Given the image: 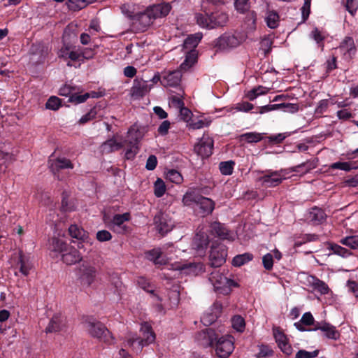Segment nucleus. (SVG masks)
Listing matches in <instances>:
<instances>
[{
  "mask_svg": "<svg viewBox=\"0 0 358 358\" xmlns=\"http://www.w3.org/2000/svg\"><path fill=\"white\" fill-rule=\"evenodd\" d=\"M140 331L142 336H143V338L134 335L126 340L127 346L131 348L132 350L137 353H141L143 348L154 343L155 341V334L152 330L151 325L148 322H144L141 324Z\"/></svg>",
  "mask_w": 358,
  "mask_h": 358,
  "instance_id": "nucleus-1",
  "label": "nucleus"
},
{
  "mask_svg": "<svg viewBox=\"0 0 358 358\" xmlns=\"http://www.w3.org/2000/svg\"><path fill=\"white\" fill-rule=\"evenodd\" d=\"M169 3L163 2L148 7L139 17V20L144 27L152 24L157 18L166 17L171 10Z\"/></svg>",
  "mask_w": 358,
  "mask_h": 358,
  "instance_id": "nucleus-2",
  "label": "nucleus"
},
{
  "mask_svg": "<svg viewBox=\"0 0 358 358\" xmlns=\"http://www.w3.org/2000/svg\"><path fill=\"white\" fill-rule=\"evenodd\" d=\"M209 281L213 285L214 291L222 295L229 294L231 287H238L236 281L224 276L220 270H213L210 273Z\"/></svg>",
  "mask_w": 358,
  "mask_h": 358,
  "instance_id": "nucleus-3",
  "label": "nucleus"
},
{
  "mask_svg": "<svg viewBox=\"0 0 358 358\" xmlns=\"http://www.w3.org/2000/svg\"><path fill=\"white\" fill-rule=\"evenodd\" d=\"M86 324H87L90 335L108 345L114 343V337L103 324L99 322L89 321L86 322Z\"/></svg>",
  "mask_w": 358,
  "mask_h": 358,
  "instance_id": "nucleus-4",
  "label": "nucleus"
},
{
  "mask_svg": "<svg viewBox=\"0 0 358 358\" xmlns=\"http://www.w3.org/2000/svg\"><path fill=\"white\" fill-rule=\"evenodd\" d=\"M262 176L257 178V181L262 183V186L266 188L275 187L281 184L285 179V175L282 174V170L273 171L266 169L262 171Z\"/></svg>",
  "mask_w": 358,
  "mask_h": 358,
  "instance_id": "nucleus-5",
  "label": "nucleus"
},
{
  "mask_svg": "<svg viewBox=\"0 0 358 358\" xmlns=\"http://www.w3.org/2000/svg\"><path fill=\"white\" fill-rule=\"evenodd\" d=\"M234 337L230 335L221 336L220 339L214 343L217 356L220 358H227L234 351Z\"/></svg>",
  "mask_w": 358,
  "mask_h": 358,
  "instance_id": "nucleus-6",
  "label": "nucleus"
},
{
  "mask_svg": "<svg viewBox=\"0 0 358 358\" xmlns=\"http://www.w3.org/2000/svg\"><path fill=\"white\" fill-rule=\"evenodd\" d=\"M242 41L240 36L225 33L215 40V46L220 50L227 51L238 47Z\"/></svg>",
  "mask_w": 358,
  "mask_h": 358,
  "instance_id": "nucleus-7",
  "label": "nucleus"
},
{
  "mask_svg": "<svg viewBox=\"0 0 358 358\" xmlns=\"http://www.w3.org/2000/svg\"><path fill=\"white\" fill-rule=\"evenodd\" d=\"M96 272V270L94 266L85 261L83 262L78 271L80 284L83 286L90 287L95 280Z\"/></svg>",
  "mask_w": 358,
  "mask_h": 358,
  "instance_id": "nucleus-8",
  "label": "nucleus"
},
{
  "mask_svg": "<svg viewBox=\"0 0 358 358\" xmlns=\"http://www.w3.org/2000/svg\"><path fill=\"white\" fill-rule=\"evenodd\" d=\"M49 169L55 178L59 181H62L63 177L60 176V171L73 169V164L69 159H66L65 157H58L55 159H49Z\"/></svg>",
  "mask_w": 358,
  "mask_h": 358,
  "instance_id": "nucleus-9",
  "label": "nucleus"
},
{
  "mask_svg": "<svg viewBox=\"0 0 358 358\" xmlns=\"http://www.w3.org/2000/svg\"><path fill=\"white\" fill-rule=\"evenodd\" d=\"M227 252L223 245L210 247L209 255V265L214 268H219L226 262Z\"/></svg>",
  "mask_w": 358,
  "mask_h": 358,
  "instance_id": "nucleus-10",
  "label": "nucleus"
},
{
  "mask_svg": "<svg viewBox=\"0 0 358 358\" xmlns=\"http://www.w3.org/2000/svg\"><path fill=\"white\" fill-rule=\"evenodd\" d=\"M221 336L213 328H206L197 333L196 341L203 348L213 347Z\"/></svg>",
  "mask_w": 358,
  "mask_h": 358,
  "instance_id": "nucleus-11",
  "label": "nucleus"
},
{
  "mask_svg": "<svg viewBox=\"0 0 358 358\" xmlns=\"http://www.w3.org/2000/svg\"><path fill=\"white\" fill-rule=\"evenodd\" d=\"M336 50L341 55L343 59L346 62L350 61L357 52L354 39L350 36L345 37L336 48Z\"/></svg>",
  "mask_w": 358,
  "mask_h": 358,
  "instance_id": "nucleus-12",
  "label": "nucleus"
},
{
  "mask_svg": "<svg viewBox=\"0 0 358 358\" xmlns=\"http://www.w3.org/2000/svg\"><path fill=\"white\" fill-rule=\"evenodd\" d=\"M311 330L320 331L322 332V336L329 340L337 341L341 338V332L335 326L326 321L317 322L315 324V327L311 328Z\"/></svg>",
  "mask_w": 358,
  "mask_h": 358,
  "instance_id": "nucleus-13",
  "label": "nucleus"
},
{
  "mask_svg": "<svg viewBox=\"0 0 358 358\" xmlns=\"http://www.w3.org/2000/svg\"><path fill=\"white\" fill-rule=\"evenodd\" d=\"M131 219V215L129 213L123 214H115L112 217L108 226L113 229L115 232L118 234H126L129 231V227L124 224L125 222Z\"/></svg>",
  "mask_w": 358,
  "mask_h": 358,
  "instance_id": "nucleus-14",
  "label": "nucleus"
},
{
  "mask_svg": "<svg viewBox=\"0 0 358 358\" xmlns=\"http://www.w3.org/2000/svg\"><path fill=\"white\" fill-rule=\"evenodd\" d=\"M154 224L159 234L164 235L171 230L173 223L167 214L158 212L154 217Z\"/></svg>",
  "mask_w": 358,
  "mask_h": 358,
  "instance_id": "nucleus-15",
  "label": "nucleus"
},
{
  "mask_svg": "<svg viewBox=\"0 0 358 358\" xmlns=\"http://www.w3.org/2000/svg\"><path fill=\"white\" fill-rule=\"evenodd\" d=\"M214 141L212 138L203 136L199 143L194 145V150L202 158H208L213 155Z\"/></svg>",
  "mask_w": 358,
  "mask_h": 358,
  "instance_id": "nucleus-16",
  "label": "nucleus"
},
{
  "mask_svg": "<svg viewBox=\"0 0 358 358\" xmlns=\"http://www.w3.org/2000/svg\"><path fill=\"white\" fill-rule=\"evenodd\" d=\"M33 268V264L29 257L24 255L22 252H19L18 259H17L14 269H15V275L18 273H22V276H29V272Z\"/></svg>",
  "mask_w": 358,
  "mask_h": 358,
  "instance_id": "nucleus-17",
  "label": "nucleus"
},
{
  "mask_svg": "<svg viewBox=\"0 0 358 358\" xmlns=\"http://www.w3.org/2000/svg\"><path fill=\"white\" fill-rule=\"evenodd\" d=\"M182 69L164 71L162 76L161 84L164 87H176L180 83Z\"/></svg>",
  "mask_w": 358,
  "mask_h": 358,
  "instance_id": "nucleus-18",
  "label": "nucleus"
},
{
  "mask_svg": "<svg viewBox=\"0 0 358 358\" xmlns=\"http://www.w3.org/2000/svg\"><path fill=\"white\" fill-rule=\"evenodd\" d=\"M210 232L213 236L220 240H227L229 241L234 240L233 235L229 230L227 229L224 224L219 222H214L210 224Z\"/></svg>",
  "mask_w": 358,
  "mask_h": 358,
  "instance_id": "nucleus-19",
  "label": "nucleus"
},
{
  "mask_svg": "<svg viewBox=\"0 0 358 358\" xmlns=\"http://www.w3.org/2000/svg\"><path fill=\"white\" fill-rule=\"evenodd\" d=\"M327 215L324 210L314 206L309 209V211L306 216V219H307L309 223H311L313 225H318L322 224L325 222Z\"/></svg>",
  "mask_w": 358,
  "mask_h": 358,
  "instance_id": "nucleus-20",
  "label": "nucleus"
},
{
  "mask_svg": "<svg viewBox=\"0 0 358 358\" xmlns=\"http://www.w3.org/2000/svg\"><path fill=\"white\" fill-rule=\"evenodd\" d=\"M209 245V236L204 231H198L194 235L192 247L197 251L203 252Z\"/></svg>",
  "mask_w": 358,
  "mask_h": 358,
  "instance_id": "nucleus-21",
  "label": "nucleus"
},
{
  "mask_svg": "<svg viewBox=\"0 0 358 358\" xmlns=\"http://www.w3.org/2000/svg\"><path fill=\"white\" fill-rule=\"evenodd\" d=\"M174 269L186 274L196 275L203 269V264L201 263H180L175 266Z\"/></svg>",
  "mask_w": 358,
  "mask_h": 358,
  "instance_id": "nucleus-22",
  "label": "nucleus"
},
{
  "mask_svg": "<svg viewBox=\"0 0 358 358\" xmlns=\"http://www.w3.org/2000/svg\"><path fill=\"white\" fill-rule=\"evenodd\" d=\"M228 21V15L224 12L216 11L210 14L209 29L222 27Z\"/></svg>",
  "mask_w": 358,
  "mask_h": 358,
  "instance_id": "nucleus-23",
  "label": "nucleus"
},
{
  "mask_svg": "<svg viewBox=\"0 0 358 358\" xmlns=\"http://www.w3.org/2000/svg\"><path fill=\"white\" fill-rule=\"evenodd\" d=\"M62 253V262L66 265H72L82 261V255L78 250L74 248H69L66 252Z\"/></svg>",
  "mask_w": 358,
  "mask_h": 358,
  "instance_id": "nucleus-24",
  "label": "nucleus"
},
{
  "mask_svg": "<svg viewBox=\"0 0 358 358\" xmlns=\"http://www.w3.org/2000/svg\"><path fill=\"white\" fill-rule=\"evenodd\" d=\"M147 259L153 262L155 266H163L166 264V259L162 257V252L159 248H154L145 252Z\"/></svg>",
  "mask_w": 358,
  "mask_h": 358,
  "instance_id": "nucleus-25",
  "label": "nucleus"
},
{
  "mask_svg": "<svg viewBox=\"0 0 358 358\" xmlns=\"http://www.w3.org/2000/svg\"><path fill=\"white\" fill-rule=\"evenodd\" d=\"M64 326V319L61 315L56 314L53 315L49 322L48 326L45 329L46 333H56L62 330Z\"/></svg>",
  "mask_w": 358,
  "mask_h": 358,
  "instance_id": "nucleus-26",
  "label": "nucleus"
},
{
  "mask_svg": "<svg viewBox=\"0 0 358 358\" xmlns=\"http://www.w3.org/2000/svg\"><path fill=\"white\" fill-rule=\"evenodd\" d=\"M143 138L141 132L134 128L129 129L127 136L124 141V145H138Z\"/></svg>",
  "mask_w": 358,
  "mask_h": 358,
  "instance_id": "nucleus-27",
  "label": "nucleus"
},
{
  "mask_svg": "<svg viewBox=\"0 0 358 358\" xmlns=\"http://www.w3.org/2000/svg\"><path fill=\"white\" fill-rule=\"evenodd\" d=\"M203 198V196L195 192L194 190L189 189L183 196L182 203L184 206H193Z\"/></svg>",
  "mask_w": 358,
  "mask_h": 358,
  "instance_id": "nucleus-28",
  "label": "nucleus"
},
{
  "mask_svg": "<svg viewBox=\"0 0 358 358\" xmlns=\"http://www.w3.org/2000/svg\"><path fill=\"white\" fill-rule=\"evenodd\" d=\"M199 206L200 209V215L202 217L210 215L214 209L215 203L213 200L204 197L201 200L199 203L196 204Z\"/></svg>",
  "mask_w": 358,
  "mask_h": 358,
  "instance_id": "nucleus-29",
  "label": "nucleus"
},
{
  "mask_svg": "<svg viewBox=\"0 0 358 358\" xmlns=\"http://www.w3.org/2000/svg\"><path fill=\"white\" fill-rule=\"evenodd\" d=\"M69 235L73 238L82 241L88 238V232L76 224H73L69 227Z\"/></svg>",
  "mask_w": 358,
  "mask_h": 358,
  "instance_id": "nucleus-30",
  "label": "nucleus"
},
{
  "mask_svg": "<svg viewBox=\"0 0 358 358\" xmlns=\"http://www.w3.org/2000/svg\"><path fill=\"white\" fill-rule=\"evenodd\" d=\"M49 245L50 250L59 253L65 252L69 250V248H73L72 247L67 245L65 241L56 237H53L50 239Z\"/></svg>",
  "mask_w": 358,
  "mask_h": 358,
  "instance_id": "nucleus-31",
  "label": "nucleus"
},
{
  "mask_svg": "<svg viewBox=\"0 0 358 358\" xmlns=\"http://www.w3.org/2000/svg\"><path fill=\"white\" fill-rule=\"evenodd\" d=\"M146 88L142 84L141 80L137 79L134 80V86L131 87L130 90V95L133 99H141L145 93Z\"/></svg>",
  "mask_w": 358,
  "mask_h": 358,
  "instance_id": "nucleus-32",
  "label": "nucleus"
},
{
  "mask_svg": "<svg viewBox=\"0 0 358 358\" xmlns=\"http://www.w3.org/2000/svg\"><path fill=\"white\" fill-rule=\"evenodd\" d=\"M203 35L201 33L191 34L187 37L183 43V48L185 50L195 49L201 41Z\"/></svg>",
  "mask_w": 358,
  "mask_h": 358,
  "instance_id": "nucleus-33",
  "label": "nucleus"
},
{
  "mask_svg": "<svg viewBox=\"0 0 358 358\" xmlns=\"http://www.w3.org/2000/svg\"><path fill=\"white\" fill-rule=\"evenodd\" d=\"M124 147V144L123 143L117 142L113 138H109L101 145L102 151L107 153H110L114 151L121 150V148Z\"/></svg>",
  "mask_w": 358,
  "mask_h": 358,
  "instance_id": "nucleus-34",
  "label": "nucleus"
},
{
  "mask_svg": "<svg viewBox=\"0 0 358 358\" xmlns=\"http://www.w3.org/2000/svg\"><path fill=\"white\" fill-rule=\"evenodd\" d=\"M185 51V59L184 62L180 64V67H192L197 62L198 52L195 49Z\"/></svg>",
  "mask_w": 358,
  "mask_h": 358,
  "instance_id": "nucleus-35",
  "label": "nucleus"
},
{
  "mask_svg": "<svg viewBox=\"0 0 358 358\" xmlns=\"http://www.w3.org/2000/svg\"><path fill=\"white\" fill-rule=\"evenodd\" d=\"M327 249L331 251L333 254L341 256L342 258H347L352 255L350 250L342 248L334 243H328Z\"/></svg>",
  "mask_w": 358,
  "mask_h": 358,
  "instance_id": "nucleus-36",
  "label": "nucleus"
},
{
  "mask_svg": "<svg viewBox=\"0 0 358 358\" xmlns=\"http://www.w3.org/2000/svg\"><path fill=\"white\" fill-rule=\"evenodd\" d=\"M137 284L138 287H140L142 289L145 291L146 292L152 294L154 296H156L157 299L160 300V298L155 294V286L153 284L150 283V281L147 280L144 277H138L137 280Z\"/></svg>",
  "mask_w": 358,
  "mask_h": 358,
  "instance_id": "nucleus-37",
  "label": "nucleus"
},
{
  "mask_svg": "<svg viewBox=\"0 0 358 358\" xmlns=\"http://www.w3.org/2000/svg\"><path fill=\"white\" fill-rule=\"evenodd\" d=\"M263 138L262 134L257 132H247L239 136L241 142H246L248 143H255Z\"/></svg>",
  "mask_w": 358,
  "mask_h": 358,
  "instance_id": "nucleus-38",
  "label": "nucleus"
},
{
  "mask_svg": "<svg viewBox=\"0 0 358 358\" xmlns=\"http://www.w3.org/2000/svg\"><path fill=\"white\" fill-rule=\"evenodd\" d=\"M252 258L253 255L249 252L237 255L233 258L232 264L234 266H241L252 261Z\"/></svg>",
  "mask_w": 358,
  "mask_h": 358,
  "instance_id": "nucleus-39",
  "label": "nucleus"
},
{
  "mask_svg": "<svg viewBox=\"0 0 358 358\" xmlns=\"http://www.w3.org/2000/svg\"><path fill=\"white\" fill-rule=\"evenodd\" d=\"M232 327L236 330L237 332L243 333L245 330V320L239 315L232 317L231 319Z\"/></svg>",
  "mask_w": 358,
  "mask_h": 358,
  "instance_id": "nucleus-40",
  "label": "nucleus"
},
{
  "mask_svg": "<svg viewBox=\"0 0 358 358\" xmlns=\"http://www.w3.org/2000/svg\"><path fill=\"white\" fill-rule=\"evenodd\" d=\"M194 18L199 27L209 29L210 14L207 13H196Z\"/></svg>",
  "mask_w": 358,
  "mask_h": 358,
  "instance_id": "nucleus-41",
  "label": "nucleus"
},
{
  "mask_svg": "<svg viewBox=\"0 0 358 358\" xmlns=\"http://www.w3.org/2000/svg\"><path fill=\"white\" fill-rule=\"evenodd\" d=\"M340 243L341 245L350 248L352 250L358 248V235H353L347 236L341 239Z\"/></svg>",
  "mask_w": 358,
  "mask_h": 358,
  "instance_id": "nucleus-42",
  "label": "nucleus"
},
{
  "mask_svg": "<svg viewBox=\"0 0 358 358\" xmlns=\"http://www.w3.org/2000/svg\"><path fill=\"white\" fill-rule=\"evenodd\" d=\"M234 162L231 160L220 163L219 169L221 174L231 176L233 173Z\"/></svg>",
  "mask_w": 358,
  "mask_h": 358,
  "instance_id": "nucleus-43",
  "label": "nucleus"
},
{
  "mask_svg": "<svg viewBox=\"0 0 358 358\" xmlns=\"http://www.w3.org/2000/svg\"><path fill=\"white\" fill-rule=\"evenodd\" d=\"M165 191L166 187L164 180H162L161 178H157L154 184L155 196L157 198H160L164 196Z\"/></svg>",
  "mask_w": 358,
  "mask_h": 358,
  "instance_id": "nucleus-44",
  "label": "nucleus"
},
{
  "mask_svg": "<svg viewBox=\"0 0 358 358\" xmlns=\"http://www.w3.org/2000/svg\"><path fill=\"white\" fill-rule=\"evenodd\" d=\"M310 36L317 43L319 47L322 49L323 48V41L325 38V36L322 31H320L317 28H315L310 32Z\"/></svg>",
  "mask_w": 358,
  "mask_h": 358,
  "instance_id": "nucleus-45",
  "label": "nucleus"
},
{
  "mask_svg": "<svg viewBox=\"0 0 358 358\" xmlns=\"http://www.w3.org/2000/svg\"><path fill=\"white\" fill-rule=\"evenodd\" d=\"M273 335H274L275 343H278V345L289 342L288 338L280 327L273 328Z\"/></svg>",
  "mask_w": 358,
  "mask_h": 358,
  "instance_id": "nucleus-46",
  "label": "nucleus"
},
{
  "mask_svg": "<svg viewBox=\"0 0 358 358\" xmlns=\"http://www.w3.org/2000/svg\"><path fill=\"white\" fill-rule=\"evenodd\" d=\"M66 5L70 10L76 11L86 7L87 3L85 0H68Z\"/></svg>",
  "mask_w": 358,
  "mask_h": 358,
  "instance_id": "nucleus-47",
  "label": "nucleus"
},
{
  "mask_svg": "<svg viewBox=\"0 0 358 358\" xmlns=\"http://www.w3.org/2000/svg\"><path fill=\"white\" fill-rule=\"evenodd\" d=\"M315 167H316V165L314 162L308 160L305 162H302L299 165H297V166H295L291 168V171L299 173L301 169L306 168L304 173H308L310 170L314 169Z\"/></svg>",
  "mask_w": 358,
  "mask_h": 358,
  "instance_id": "nucleus-48",
  "label": "nucleus"
},
{
  "mask_svg": "<svg viewBox=\"0 0 358 358\" xmlns=\"http://www.w3.org/2000/svg\"><path fill=\"white\" fill-rule=\"evenodd\" d=\"M279 16L274 11L268 12L266 17V23L268 27L274 29L278 25Z\"/></svg>",
  "mask_w": 358,
  "mask_h": 358,
  "instance_id": "nucleus-49",
  "label": "nucleus"
},
{
  "mask_svg": "<svg viewBox=\"0 0 358 358\" xmlns=\"http://www.w3.org/2000/svg\"><path fill=\"white\" fill-rule=\"evenodd\" d=\"M313 287L322 294H327L329 292L328 285L322 280L314 278Z\"/></svg>",
  "mask_w": 358,
  "mask_h": 358,
  "instance_id": "nucleus-50",
  "label": "nucleus"
},
{
  "mask_svg": "<svg viewBox=\"0 0 358 358\" xmlns=\"http://www.w3.org/2000/svg\"><path fill=\"white\" fill-rule=\"evenodd\" d=\"M61 106V100L59 98L56 97L55 96H52L47 100L45 103V108L47 109L52 110L53 111H56Z\"/></svg>",
  "mask_w": 358,
  "mask_h": 358,
  "instance_id": "nucleus-51",
  "label": "nucleus"
},
{
  "mask_svg": "<svg viewBox=\"0 0 358 358\" xmlns=\"http://www.w3.org/2000/svg\"><path fill=\"white\" fill-rule=\"evenodd\" d=\"M320 322L315 321L314 317L311 314L310 312H306L303 315H302L301 320H299V323L304 324V326H313L315 327V324Z\"/></svg>",
  "mask_w": 358,
  "mask_h": 358,
  "instance_id": "nucleus-52",
  "label": "nucleus"
},
{
  "mask_svg": "<svg viewBox=\"0 0 358 358\" xmlns=\"http://www.w3.org/2000/svg\"><path fill=\"white\" fill-rule=\"evenodd\" d=\"M219 317V315H213V313L206 312L203 315V317H201V322H202L205 326L212 325Z\"/></svg>",
  "mask_w": 358,
  "mask_h": 358,
  "instance_id": "nucleus-53",
  "label": "nucleus"
},
{
  "mask_svg": "<svg viewBox=\"0 0 358 358\" xmlns=\"http://www.w3.org/2000/svg\"><path fill=\"white\" fill-rule=\"evenodd\" d=\"M60 210L63 212H71L73 210V206L69 202V196L65 192L62 193V206H60Z\"/></svg>",
  "mask_w": 358,
  "mask_h": 358,
  "instance_id": "nucleus-54",
  "label": "nucleus"
},
{
  "mask_svg": "<svg viewBox=\"0 0 358 358\" xmlns=\"http://www.w3.org/2000/svg\"><path fill=\"white\" fill-rule=\"evenodd\" d=\"M311 0H304V3L301 8L302 21L301 23L305 22L309 17L310 13Z\"/></svg>",
  "mask_w": 358,
  "mask_h": 358,
  "instance_id": "nucleus-55",
  "label": "nucleus"
},
{
  "mask_svg": "<svg viewBox=\"0 0 358 358\" xmlns=\"http://www.w3.org/2000/svg\"><path fill=\"white\" fill-rule=\"evenodd\" d=\"M126 147L125 150V159L127 160H132L134 159L136 155L138 152V145H124Z\"/></svg>",
  "mask_w": 358,
  "mask_h": 358,
  "instance_id": "nucleus-56",
  "label": "nucleus"
},
{
  "mask_svg": "<svg viewBox=\"0 0 358 358\" xmlns=\"http://www.w3.org/2000/svg\"><path fill=\"white\" fill-rule=\"evenodd\" d=\"M167 178L173 183H180L182 176L180 172L175 169H170L167 172Z\"/></svg>",
  "mask_w": 358,
  "mask_h": 358,
  "instance_id": "nucleus-57",
  "label": "nucleus"
},
{
  "mask_svg": "<svg viewBox=\"0 0 358 358\" xmlns=\"http://www.w3.org/2000/svg\"><path fill=\"white\" fill-rule=\"evenodd\" d=\"M210 120L202 119L199 120H193L189 123V127L192 129H200L204 127H209Z\"/></svg>",
  "mask_w": 358,
  "mask_h": 358,
  "instance_id": "nucleus-58",
  "label": "nucleus"
},
{
  "mask_svg": "<svg viewBox=\"0 0 358 358\" xmlns=\"http://www.w3.org/2000/svg\"><path fill=\"white\" fill-rule=\"evenodd\" d=\"M345 6L346 10L352 16H355L358 10V0H346Z\"/></svg>",
  "mask_w": 358,
  "mask_h": 358,
  "instance_id": "nucleus-59",
  "label": "nucleus"
},
{
  "mask_svg": "<svg viewBox=\"0 0 358 358\" xmlns=\"http://www.w3.org/2000/svg\"><path fill=\"white\" fill-rule=\"evenodd\" d=\"M319 355V350H316L313 352H308L304 350L298 351L295 355V358H315Z\"/></svg>",
  "mask_w": 358,
  "mask_h": 358,
  "instance_id": "nucleus-60",
  "label": "nucleus"
},
{
  "mask_svg": "<svg viewBox=\"0 0 358 358\" xmlns=\"http://www.w3.org/2000/svg\"><path fill=\"white\" fill-rule=\"evenodd\" d=\"M330 169L332 170L340 169L345 171H350L352 168L349 162H334L330 165Z\"/></svg>",
  "mask_w": 358,
  "mask_h": 358,
  "instance_id": "nucleus-61",
  "label": "nucleus"
},
{
  "mask_svg": "<svg viewBox=\"0 0 358 358\" xmlns=\"http://www.w3.org/2000/svg\"><path fill=\"white\" fill-rule=\"evenodd\" d=\"M90 98V94L88 92H86L85 94L83 95H78L76 94H72L69 97V101L71 103H83L86 100H87Z\"/></svg>",
  "mask_w": 358,
  "mask_h": 358,
  "instance_id": "nucleus-62",
  "label": "nucleus"
},
{
  "mask_svg": "<svg viewBox=\"0 0 358 358\" xmlns=\"http://www.w3.org/2000/svg\"><path fill=\"white\" fill-rule=\"evenodd\" d=\"M263 266L266 271H271L273 268V255L271 253L266 254L262 257Z\"/></svg>",
  "mask_w": 358,
  "mask_h": 358,
  "instance_id": "nucleus-63",
  "label": "nucleus"
},
{
  "mask_svg": "<svg viewBox=\"0 0 358 358\" xmlns=\"http://www.w3.org/2000/svg\"><path fill=\"white\" fill-rule=\"evenodd\" d=\"M96 115V110L95 108H92L91 110H90L87 114L82 116L79 120V124H84L87 123L89 121L95 118Z\"/></svg>",
  "mask_w": 358,
  "mask_h": 358,
  "instance_id": "nucleus-64",
  "label": "nucleus"
}]
</instances>
